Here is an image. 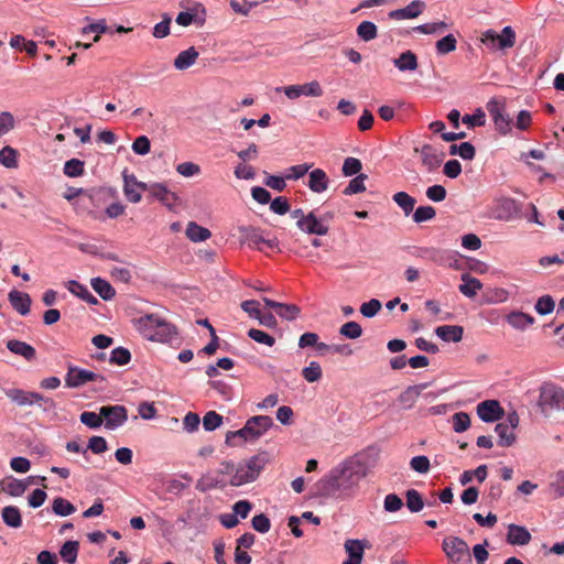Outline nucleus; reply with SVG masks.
<instances>
[{
	"instance_id": "nucleus-1",
	"label": "nucleus",
	"mask_w": 564,
	"mask_h": 564,
	"mask_svg": "<svg viewBox=\"0 0 564 564\" xmlns=\"http://www.w3.org/2000/svg\"><path fill=\"white\" fill-rule=\"evenodd\" d=\"M368 475V468L360 455H352L325 474L316 484L321 496L348 500L357 496L360 481Z\"/></svg>"
},
{
	"instance_id": "nucleus-2",
	"label": "nucleus",
	"mask_w": 564,
	"mask_h": 564,
	"mask_svg": "<svg viewBox=\"0 0 564 564\" xmlns=\"http://www.w3.org/2000/svg\"><path fill=\"white\" fill-rule=\"evenodd\" d=\"M272 425L273 420L268 415L251 416L242 429L227 432L225 443L230 447H237L248 442H254L263 436Z\"/></svg>"
},
{
	"instance_id": "nucleus-3",
	"label": "nucleus",
	"mask_w": 564,
	"mask_h": 564,
	"mask_svg": "<svg viewBox=\"0 0 564 564\" xmlns=\"http://www.w3.org/2000/svg\"><path fill=\"white\" fill-rule=\"evenodd\" d=\"M138 332L148 340L170 343L176 338L174 325L155 314H147L135 321Z\"/></svg>"
},
{
	"instance_id": "nucleus-4",
	"label": "nucleus",
	"mask_w": 564,
	"mask_h": 564,
	"mask_svg": "<svg viewBox=\"0 0 564 564\" xmlns=\"http://www.w3.org/2000/svg\"><path fill=\"white\" fill-rule=\"evenodd\" d=\"M267 464L263 454L254 455L237 465L236 473L229 479V485L238 487L254 481Z\"/></svg>"
},
{
	"instance_id": "nucleus-5",
	"label": "nucleus",
	"mask_w": 564,
	"mask_h": 564,
	"mask_svg": "<svg viewBox=\"0 0 564 564\" xmlns=\"http://www.w3.org/2000/svg\"><path fill=\"white\" fill-rule=\"evenodd\" d=\"M538 406L547 415L552 411H564V389L553 382H544L539 389Z\"/></svg>"
},
{
	"instance_id": "nucleus-6",
	"label": "nucleus",
	"mask_w": 564,
	"mask_h": 564,
	"mask_svg": "<svg viewBox=\"0 0 564 564\" xmlns=\"http://www.w3.org/2000/svg\"><path fill=\"white\" fill-rule=\"evenodd\" d=\"M517 34L514 30L508 25L500 33L494 29H488L481 33L480 42L490 51H506L514 46Z\"/></svg>"
},
{
	"instance_id": "nucleus-7",
	"label": "nucleus",
	"mask_w": 564,
	"mask_h": 564,
	"mask_svg": "<svg viewBox=\"0 0 564 564\" xmlns=\"http://www.w3.org/2000/svg\"><path fill=\"white\" fill-rule=\"evenodd\" d=\"M442 549L452 564H462L470 561L468 544L458 536H447L442 542Z\"/></svg>"
},
{
	"instance_id": "nucleus-8",
	"label": "nucleus",
	"mask_w": 564,
	"mask_h": 564,
	"mask_svg": "<svg viewBox=\"0 0 564 564\" xmlns=\"http://www.w3.org/2000/svg\"><path fill=\"white\" fill-rule=\"evenodd\" d=\"M105 381L106 378L102 375L73 365L68 366L65 376L67 388H80L88 382L102 383Z\"/></svg>"
},
{
	"instance_id": "nucleus-9",
	"label": "nucleus",
	"mask_w": 564,
	"mask_h": 564,
	"mask_svg": "<svg viewBox=\"0 0 564 564\" xmlns=\"http://www.w3.org/2000/svg\"><path fill=\"white\" fill-rule=\"evenodd\" d=\"M414 153L420 155L421 164L427 173H433L442 165L445 153L436 147L425 143L414 148Z\"/></svg>"
},
{
	"instance_id": "nucleus-10",
	"label": "nucleus",
	"mask_w": 564,
	"mask_h": 564,
	"mask_svg": "<svg viewBox=\"0 0 564 564\" xmlns=\"http://www.w3.org/2000/svg\"><path fill=\"white\" fill-rule=\"evenodd\" d=\"M276 93L283 91L285 96L291 99H297L302 96L306 97H321L324 90L317 80H312L303 85H290L285 87H276Z\"/></svg>"
},
{
	"instance_id": "nucleus-11",
	"label": "nucleus",
	"mask_w": 564,
	"mask_h": 564,
	"mask_svg": "<svg viewBox=\"0 0 564 564\" xmlns=\"http://www.w3.org/2000/svg\"><path fill=\"white\" fill-rule=\"evenodd\" d=\"M100 414L105 419V427L110 431L117 430L128 421V410L123 405H104L100 408Z\"/></svg>"
},
{
	"instance_id": "nucleus-12",
	"label": "nucleus",
	"mask_w": 564,
	"mask_h": 564,
	"mask_svg": "<svg viewBox=\"0 0 564 564\" xmlns=\"http://www.w3.org/2000/svg\"><path fill=\"white\" fill-rule=\"evenodd\" d=\"M123 177V194L126 198L133 204H137L142 198V193L148 189V184L138 181L134 174H129L127 171L122 173Z\"/></svg>"
},
{
	"instance_id": "nucleus-13",
	"label": "nucleus",
	"mask_w": 564,
	"mask_h": 564,
	"mask_svg": "<svg viewBox=\"0 0 564 564\" xmlns=\"http://www.w3.org/2000/svg\"><path fill=\"white\" fill-rule=\"evenodd\" d=\"M296 226L301 231L316 236H325L329 230V227L324 219L317 217L314 212L307 213L305 218H302L296 223Z\"/></svg>"
},
{
	"instance_id": "nucleus-14",
	"label": "nucleus",
	"mask_w": 564,
	"mask_h": 564,
	"mask_svg": "<svg viewBox=\"0 0 564 564\" xmlns=\"http://www.w3.org/2000/svg\"><path fill=\"white\" fill-rule=\"evenodd\" d=\"M477 415L486 423L499 421L505 415V410L497 400H486L477 404Z\"/></svg>"
},
{
	"instance_id": "nucleus-15",
	"label": "nucleus",
	"mask_w": 564,
	"mask_h": 564,
	"mask_svg": "<svg viewBox=\"0 0 564 564\" xmlns=\"http://www.w3.org/2000/svg\"><path fill=\"white\" fill-rule=\"evenodd\" d=\"M147 191L150 193L152 197L161 202L169 209H172L176 200L178 199V196L175 193L171 192L167 188V186L163 183L148 184Z\"/></svg>"
},
{
	"instance_id": "nucleus-16",
	"label": "nucleus",
	"mask_w": 564,
	"mask_h": 564,
	"mask_svg": "<svg viewBox=\"0 0 564 564\" xmlns=\"http://www.w3.org/2000/svg\"><path fill=\"white\" fill-rule=\"evenodd\" d=\"M425 9V3L421 0H414L402 9H397L389 12V18L392 20H408L417 18Z\"/></svg>"
},
{
	"instance_id": "nucleus-17",
	"label": "nucleus",
	"mask_w": 564,
	"mask_h": 564,
	"mask_svg": "<svg viewBox=\"0 0 564 564\" xmlns=\"http://www.w3.org/2000/svg\"><path fill=\"white\" fill-rule=\"evenodd\" d=\"M263 302L267 306L275 310L276 314L283 319L295 321L300 316L301 308L295 304H284L268 297H263Z\"/></svg>"
},
{
	"instance_id": "nucleus-18",
	"label": "nucleus",
	"mask_w": 564,
	"mask_h": 564,
	"mask_svg": "<svg viewBox=\"0 0 564 564\" xmlns=\"http://www.w3.org/2000/svg\"><path fill=\"white\" fill-rule=\"evenodd\" d=\"M8 300L13 310L20 315L25 316L30 313L32 300L28 293L11 290L8 294Z\"/></svg>"
},
{
	"instance_id": "nucleus-19",
	"label": "nucleus",
	"mask_w": 564,
	"mask_h": 564,
	"mask_svg": "<svg viewBox=\"0 0 564 564\" xmlns=\"http://www.w3.org/2000/svg\"><path fill=\"white\" fill-rule=\"evenodd\" d=\"M6 395L20 406L33 405L36 400H41V393L18 388L6 390Z\"/></svg>"
},
{
	"instance_id": "nucleus-20",
	"label": "nucleus",
	"mask_w": 564,
	"mask_h": 564,
	"mask_svg": "<svg viewBox=\"0 0 564 564\" xmlns=\"http://www.w3.org/2000/svg\"><path fill=\"white\" fill-rule=\"evenodd\" d=\"M306 185L313 193L322 194L327 191L329 178L324 170L314 169L308 173Z\"/></svg>"
},
{
	"instance_id": "nucleus-21",
	"label": "nucleus",
	"mask_w": 564,
	"mask_h": 564,
	"mask_svg": "<svg viewBox=\"0 0 564 564\" xmlns=\"http://www.w3.org/2000/svg\"><path fill=\"white\" fill-rule=\"evenodd\" d=\"M432 262L437 265L452 269H458L460 267V260L457 252L440 248H435Z\"/></svg>"
},
{
	"instance_id": "nucleus-22",
	"label": "nucleus",
	"mask_w": 564,
	"mask_h": 564,
	"mask_svg": "<svg viewBox=\"0 0 564 564\" xmlns=\"http://www.w3.org/2000/svg\"><path fill=\"white\" fill-rule=\"evenodd\" d=\"M229 480L224 479L216 474V471H207L196 482V489L200 492H206L216 487H225Z\"/></svg>"
},
{
	"instance_id": "nucleus-23",
	"label": "nucleus",
	"mask_w": 564,
	"mask_h": 564,
	"mask_svg": "<svg viewBox=\"0 0 564 564\" xmlns=\"http://www.w3.org/2000/svg\"><path fill=\"white\" fill-rule=\"evenodd\" d=\"M531 541V533L525 527L509 524L507 542L511 545H527Z\"/></svg>"
},
{
	"instance_id": "nucleus-24",
	"label": "nucleus",
	"mask_w": 564,
	"mask_h": 564,
	"mask_svg": "<svg viewBox=\"0 0 564 564\" xmlns=\"http://www.w3.org/2000/svg\"><path fill=\"white\" fill-rule=\"evenodd\" d=\"M506 321L513 329L521 332L528 329L535 322L532 315L523 313L521 311H511L506 316Z\"/></svg>"
},
{
	"instance_id": "nucleus-25",
	"label": "nucleus",
	"mask_w": 564,
	"mask_h": 564,
	"mask_svg": "<svg viewBox=\"0 0 564 564\" xmlns=\"http://www.w3.org/2000/svg\"><path fill=\"white\" fill-rule=\"evenodd\" d=\"M430 387L429 382L410 386L408 387L400 395L399 402L405 408L411 409L416 402L417 398L422 393L423 390Z\"/></svg>"
},
{
	"instance_id": "nucleus-26",
	"label": "nucleus",
	"mask_w": 564,
	"mask_h": 564,
	"mask_svg": "<svg viewBox=\"0 0 564 564\" xmlns=\"http://www.w3.org/2000/svg\"><path fill=\"white\" fill-rule=\"evenodd\" d=\"M7 348L12 354L21 356L28 361H32L36 358V351L34 347L25 341L10 339L7 341Z\"/></svg>"
},
{
	"instance_id": "nucleus-27",
	"label": "nucleus",
	"mask_w": 564,
	"mask_h": 564,
	"mask_svg": "<svg viewBox=\"0 0 564 564\" xmlns=\"http://www.w3.org/2000/svg\"><path fill=\"white\" fill-rule=\"evenodd\" d=\"M393 65L400 72H414L419 67V62L416 55L408 50L393 59Z\"/></svg>"
},
{
	"instance_id": "nucleus-28",
	"label": "nucleus",
	"mask_w": 564,
	"mask_h": 564,
	"mask_svg": "<svg viewBox=\"0 0 564 564\" xmlns=\"http://www.w3.org/2000/svg\"><path fill=\"white\" fill-rule=\"evenodd\" d=\"M435 334L444 341L458 343L463 338L464 328L458 325H443L436 327Z\"/></svg>"
},
{
	"instance_id": "nucleus-29",
	"label": "nucleus",
	"mask_w": 564,
	"mask_h": 564,
	"mask_svg": "<svg viewBox=\"0 0 564 564\" xmlns=\"http://www.w3.org/2000/svg\"><path fill=\"white\" fill-rule=\"evenodd\" d=\"M519 212V206L513 198H503L499 202L498 214L496 216L499 220H511Z\"/></svg>"
},
{
	"instance_id": "nucleus-30",
	"label": "nucleus",
	"mask_w": 564,
	"mask_h": 564,
	"mask_svg": "<svg viewBox=\"0 0 564 564\" xmlns=\"http://www.w3.org/2000/svg\"><path fill=\"white\" fill-rule=\"evenodd\" d=\"M198 55L199 54L194 46L185 51H182L177 54V56L174 59V67L177 70H185L195 64V62L198 58Z\"/></svg>"
},
{
	"instance_id": "nucleus-31",
	"label": "nucleus",
	"mask_w": 564,
	"mask_h": 564,
	"mask_svg": "<svg viewBox=\"0 0 564 564\" xmlns=\"http://www.w3.org/2000/svg\"><path fill=\"white\" fill-rule=\"evenodd\" d=\"M463 283L459 285V292L467 297H474L482 289V283L469 273L462 274Z\"/></svg>"
},
{
	"instance_id": "nucleus-32",
	"label": "nucleus",
	"mask_w": 564,
	"mask_h": 564,
	"mask_svg": "<svg viewBox=\"0 0 564 564\" xmlns=\"http://www.w3.org/2000/svg\"><path fill=\"white\" fill-rule=\"evenodd\" d=\"M66 288L72 294L76 295L88 304L95 305L98 303V300L91 294L88 288L75 280L68 281Z\"/></svg>"
},
{
	"instance_id": "nucleus-33",
	"label": "nucleus",
	"mask_w": 564,
	"mask_h": 564,
	"mask_svg": "<svg viewBox=\"0 0 564 564\" xmlns=\"http://www.w3.org/2000/svg\"><path fill=\"white\" fill-rule=\"evenodd\" d=\"M1 518L6 525L19 529L22 525L20 509L15 506H7L1 510Z\"/></svg>"
},
{
	"instance_id": "nucleus-34",
	"label": "nucleus",
	"mask_w": 564,
	"mask_h": 564,
	"mask_svg": "<svg viewBox=\"0 0 564 564\" xmlns=\"http://www.w3.org/2000/svg\"><path fill=\"white\" fill-rule=\"evenodd\" d=\"M240 232L242 234V238L245 242H247L250 247L257 248L259 251H263L262 241H264V237L262 236L260 229L252 227H242L240 228Z\"/></svg>"
},
{
	"instance_id": "nucleus-35",
	"label": "nucleus",
	"mask_w": 564,
	"mask_h": 564,
	"mask_svg": "<svg viewBox=\"0 0 564 564\" xmlns=\"http://www.w3.org/2000/svg\"><path fill=\"white\" fill-rule=\"evenodd\" d=\"M186 237L193 242H203L210 238L209 229L199 226L195 221H189L186 227Z\"/></svg>"
},
{
	"instance_id": "nucleus-36",
	"label": "nucleus",
	"mask_w": 564,
	"mask_h": 564,
	"mask_svg": "<svg viewBox=\"0 0 564 564\" xmlns=\"http://www.w3.org/2000/svg\"><path fill=\"white\" fill-rule=\"evenodd\" d=\"M90 284L94 291L105 301H110L116 295L115 289L105 279L93 278Z\"/></svg>"
},
{
	"instance_id": "nucleus-37",
	"label": "nucleus",
	"mask_w": 564,
	"mask_h": 564,
	"mask_svg": "<svg viewBox=\"0 0 564 564\" xmlns=\"http://www.w3.org/2000/svg\"><path fill=\"white\" fill-rule=\"evenodd\" d=\"M495 431L499 437V446L510 447L516 442V433L508 424L500 422L496 425Z\"/></svg>"
},
{
	"instance_id": "nucleus-38",
	"label": "nucleus",
	"mask_w": 564,
	"mask_h": 564,
	"mask_svg": "<svg viewBox=\"0 0 564 564\" xmlns=\"http://www.w3.org/2000/svg\"><path fill=\"white\" fill-rule=\"evenodd\" d=\"M392 200L402 209L405 216H409L414 210L415 198L406 192H397L392 196Z\"/></svg>"
},
{
	"instance_id": "nucleus-39",
	"label": "nucleus",
	"mask_w": 564,
	"mask_h": 564,
	"mask_svg": "<svg viewBox=\"0 0 564 564\" xmlns=\"http://www.w3.org/2000/svg\"><path fill=\"white\" fill-rule=\"evenodd\" d=\"M451 155H459L463 160H473L476 154L475 147L470 142L449 145Z\"/></svg>"
},
{
	"instance_id": "nucleus-40",
	"label": "nucleus",
	"mask_w": 564,
	"mask_h": 564,
	"mask_svg": "<svg viewBox=\"0 0 564 564\" xmlns=\"http://www.w3.org/2000/svg\"><path fill=\"white\" fill-rule=\"evenodd\" d=\"M406 508L413 512H420L424 508L422 495L416 489H409L405 492Z\"/></svg>"
},
{
	"instance_id": "nucleus-41",
	"label": "nucleus",
	"mask_w": 564,
	"mask_h": 564,
	"mask_svg": "<svg viewBox=\"0 0 564 564\" xmlns=\"http://www.w3.org/2000/svg\"><path fill=\"white\" fill-rule=\"evenodd\" d=\"M457 47V39L454 34H447L435 43V50L438 55L452 53Z\"/></svg>"
},
{
	"instance_id": "nucleus-42",
	"label": "nucleus",
	"mask_w": 564,
	"mask_h": 564,
	"mask_svg": "<svg viewBox=\"0 0 564 564\" xmlns=\"http://www.w3.org/2000/svg\"><path fill=\"white\" fill-rule=\"evenodd\" d=\"M356 32H357V35L359 36V39H361L365 42L375 40L378 35L377 25L371 21H362L357 26Z\"/></svg>"
},
{
	"instance_id": "nucleus-43",
	"label": "nucleus",
	"mask_w": 564,
	"mask_h": 564,
	"mask_svg": "<svg viewBox=\"0 0 564 564\" xmlns=\"http://www.w3.org/2000/svg\"><path fill=\"white\" fill-rule=\"evenodd\" d=\"M63 172L68 177H79L85 173V162L79 159H70L65 162Z\"/></svg>"
},
{
	"instance_id": "nucleus-44",
	"label": "nucleus",
	"mask_w": 564,
	"mask_h": 564,
	"mask_svg": "<svg viewBox=\"0 0 564 564\" xmlns=\"http://www.w3.org/2000/svg\"><path fill=\"white\" fill-rule=\"evenodd\" d=\"M52 510L56 516L66 517L76 511V508L68 500L57 497L53 500Z\"/></svg>"
},
{
	"instance_id": "nucleus-45",
	"label": "nucleus",
	"mask_w": 564,
	"mask_h": 564,
	"mask_svg": "<svg viewBox=\"0 0 564 564\" xmlns=\"http://www.w3.org/2000/svg\"><path fill=\"white\" fill-rule=\"evenodd\" d=\"M78 549L77 541H67L62 545L59 554L65 562L74 564L77 560Z\"/></svg>"
},
{
	"instance_id": "nucleus-46",
	"label": "nucleus",
	"mask_w": 564,
	"mask_h": 564,
	"mask_svg": "<svg viewBox=\"0 0 564 564\" xmlns=\"http://www.w3.org/2000/svg\"><path fill=\"white\" fill-rule=\"evenodd\" d=\"M0 164L13 169L18 165V152L11 147H4L0 150Z\"/></svg>"
},
{
	"instance_id": "nucleus-47",
	"label": "nucleus",
	"mask_w": 564,
	"mask_h": 564,
	"mask_svg": "<svg viewBox=\"0 0 564 564\" xmlns=\"http://www.w3.org/2000/svg\"><path fill=\"white\" fill-rule=\"evenodd\" d=\"M108 31V26L105 20H98L96 22H93L82 29V34L88 35L90 33H94L95 36L93 39L94 42H98L100 39V34H104Z\"/></svg>"
},
{
	"instance_id": "nucleus-48",
	"label": "nucleus",
	"mask_w": 564,
	"mask_h": 564,
	"mask_svg": "<svg viewBox=\"0 0 564 564\" xmlns=\"http://www.w3.org/2000/svg\"><path fill=\"white\" fill-rule=\"evenodd\" d=\"M102 419L104 417L100 412L96 413L91 411H84L79 416V420L84 425L94 430L99 429L102 425Z\"/></svg>"
},
{
	"instance_id": "nucleus-49",
	"label": "nucleus",
	"mask_w": 564,
	"mask_h": 564,
	"mask_svg": "<svg viewBox=\"0 0 564 564\" xmlns=\"http://www.w3.org/2000/svg\"><path fill=\"white\" fill-rule=\"evenodd\" d=\"M322 375V368L317 361H311L308 366L302 370L303 378L311 383L318 381Z\"/></svg>"
},
{
	"instance_id": "nucleus-50",
	"label": "nucleus",
	"mask_w": 564,
	"mask_h": 564,
	"mask_svg": "<svg viewBox=\"0 0 564 564\" xmlns=\"http://www.w3.org/2000/svg\"><path fill=\"white\" fill-rule=\"evenodd\" d=\"M367 178L366 174H358L354 177L346 188L343 191L345 195H354L358 193H362L366 191L365 181Z\"/></svg>"
},
{
	"instance_id": "nucleus-51",
	"label": "nucleus",
	"mask_w": 564,
	"mask_h": 564,
	"mask_svg": "<svg viewBox=\"0 0 564 564\" xmlns=\"http://www.w3.org/2000/svg\"><path fill=\"white\" fill-rule=\"evenodd\" d=\"M223 424V416L216 411H208L203 417V427L205 431L212 432L220 427Z\"/></svg>"
},
{
	"instance_id": "nucleus-52",
	"label": "nucleus",
	"mask_w": 564,
	"mask_h": 564,
	"mask_svg": "<svg viewBox=\"0 0 564 564\" xmlns=\"http://www.w3.org/2000/svg\"><path fill=\"white\" fill-rule=\"evenodd\" d=\"M131 360V354L127 348L123 347H117L115 348L111 354L109 361L110 364L117 365V366H124L129 364Z\"/></svg>"
},
{
	"instance_id": "nucleus-53",
	"label": "nucleus",
	"mask_w": 564,
	"mask_h": 564,
	"mask_svg": "<svg viewBox=\"0 0 564 564\" xmlns=\"http://www.w3.org/2000/svg\"><path fill=\"white\" fill-rule=\"evenodd\" d=\"M436 216V210L432 206H420L413 212V221L421 224L432 220Z\"/></svg>"
},
{
	"instance_id": "nucleus-54",
	"label": "nucleus",
	"mask_w": 564,
	"mask_h": 564,
	"mask_svg": "<svg viewBox=\"0 0 564 564\" xmlns=\"http://www.w3.org/2000/svg\"><path fill=\"white\" fill-rule=\"evenodd\" d=\"M453 429L456 433H463L470 426V417L466 412H457L452 417Z\"/></svg>"
},
{
	"instance_id": "nucleus-55",
	"label": "nucleus",
	"mask_w": 564,
	"mask_h": 564,
	"mask_svg": "<svg viewBox=\"0 0 564 564\" xmlns=\"http://www.w3.org/2000/svg\"><path fill=\"white\" fill-rule=\"evenodd\" d=\"M312 164L303 163L290 166L285 170V178L289 181H297L303 177L306 173H308Z\"/></svg>"
},
{
	"instance_id": "nucleus-56",
	"label": "nucleus",
	"mask_w": 564,
	"mask_h": 564,
	"mask_svg": "<svg viewBox=\"0 0 564 564\" xmlns=\"http://www.w3.org/2000/svg\"><path fill=\"white\" fill-rule=\"evenodd\" d=\"M447 28H448V24L446 22L438 21V22L421 24V25L414 28V31L422 33V34H436V33H442Z\"/></svg>"
},
{
	"instance_id": "nucleus-57",
	"label": "nucleus",
	"mask_w": 564,
	"mask_h": 564,
	"mask_svg": "<svg viewBox=\"0 0 564 564\" xmlns=\"http://www.w3.org/2000/svg\"><path fill=\"white\" fill-rule=\"evenodd\" d=\"M176 172L184 177H194L200 174L202 169L194 162H183L176 165Z\"/></svg>"
},
{
	"instance_id": "nucleus-58",
	"label": "nucleus",
	"mask_w": 564,
	"mask_h": 564,
	"mask_svg": "<svg viewBox=\"0 0 564 564\" xmlns=\"http://www.w3.org/2000/svg\"><path fill=\"white\" fill-rule=\"evenodd\" d=\"M248 336L252 340L269 347H272L275 344V338L273 336L257 328L249 329Z\"/></svg>"
},
{
	"instance_id": "nucleus-59",
	"label": "nucleus",
	"mask_w": 564,
	"mask_h": 564,
	"mask_svg": "<svg viewBox=\"0 0 564 564\" xmlns=\"http://www.w3.org/2000/svg\"><path fill=\"white\" fill-rule=\"evenodd\" d=\"M339 333L346 338L356 339L361 336L362 328L357 322H347L340 327Z\"/></svg>"
},
{
	"instance_id": "nucleus-60",
	"label": "nucleus",
	"mask_w": 564,
	"mask_h": 564,
	"mask_svg": "<svg viewBox=\"0 0 564 564\" xmlns=\"http://www.w3.org/2000/svg\"><path fill=\"white\" fill-rule=\"evenodd\" d=\"M344 546L348 556L362 558L365 545L360 540L348 539Z\"/></svg>"
},
{
	"instance_id": "nucleus-61",
	"label": "nucleus",
	"mask_w": 564,
	"mask_h": 564,
	"mask_svg": "<svg viewBox=\"0 0 564 564\" xmlns=\"http://www.w3.org/2000/svg\"><path fill=\"white\" fill-rule=\"evenodd\" d=\"M403 506V500L397 494H388L384 497L383 509L387 512H398Z\"/></svg>"
},
{
	"instance_id": "nucleus-62",
	"label": "nucleus",
	"mask_w": 564,
	"mask_h": 564,
	"mask_svg": "<svg viewBox=\"0 0 564 564\" xmlns=\"http://www.w3.org/2000/svg\"><path fill=\"white\" fill-rule=\"evenodd\" d=\"M554 306V300L550 295H543L538 299L534 307L540 315H546L553 312Z\"/></svg>"
},
{
	"instance_id": "nucleus-63",
	"label": "nucleus",
	"mask_w": 564,
	"mask_h": 564,
	"mask_svg": "<svg viewBox=\"0 0 564 564\" xmlns=\"http://www.w3.org/2000/svg\"><path fill=\"white\" fill-rule=\"evenodd\" d=\"M550 489L556 498L564 497V470H558L554 474L550 482Z\"/></svg>"
},
{
	"instance_id": "nucleus-64",
	"label": "nucleus",
	"mask_w": 564,
	"mask_h": 564,
	"mask_svg": "<svg viewBox=\"0 0 564 564\" xmlns=\"http://www.w3.org/2000/svg\"><path fill=\"white\" fill-rule=\"evenodd\" d=\"M361 169H362V164L359 159L347 158L344 161L341 171L345 176H352V175L359 174Z\"/></svg>"
}]
</instances>
